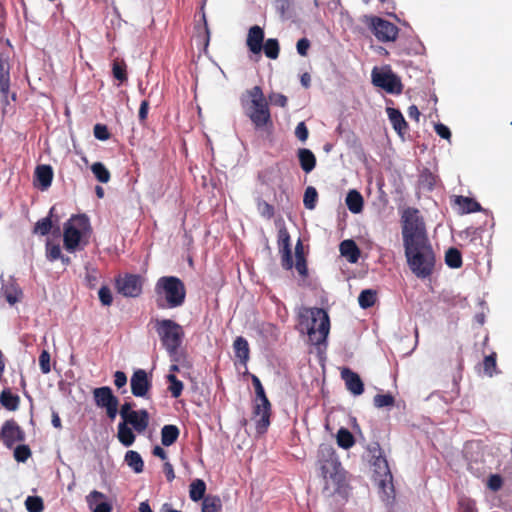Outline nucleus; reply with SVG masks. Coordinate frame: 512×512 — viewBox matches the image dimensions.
Returning <instances> with one entry per match:
<instances>
[{"instance_id":"obj_56","label":"nucleus","mask_w":512,"mask_h":512,"mask_svg":"<svg viewBox=\"0 0 512 512\" xmlns=\"http://www.w3.org/2000/svg\"><path fill=\"white\" fill-rule=\"evenodd\" d=\"M309 47H310V42L306 38L300 39L297 42V45H296L297 52L301 56H306L307 55V51H308Z\"/></svg>"},{"instance_id":"obj_21","label":"nucleus","mask_w":512,"mask_h":512,"mask_svg":"<svg viewBox=\"0 0 512 512\" xmlns=\"http://www.w3.org/2000/svg\"><path fill=\"white\" fill-rule=\"evenodd\" d=\"M2 293L10 305H14L19 302L22 297L21 289L14 283L12 279H8L7 282L3 280Z\"/></svg>"},{"instance_id":"obj_31","label":"nucleus","mask_w":512,"mask_h":512,"mask_svg":"<svg viewBox=\"0 0 512 512\" xmlns=\"http://www.w3.org/2000/svg\"><path fill=\"white\" fill-rule=\"evenodd\" d=\"M117 436L119 441L126 447L131 446L135 441L132 429L125 422L119 423Z\"/></svg>"},{"instance_id":"obj_45","label":"nucleus","mask_w":512,"mask_h":512,"mask_svg":"<svg viewBox=\"0 0 512 512\" xmlns=\"http://www.w3.org/2000/svg\"><path fill=\"white\" fill-rule=\"evenodd\" d=\"M484 372L487 376L492 377L496 373V355L495 353L488 355L483 361Z\"/></svg>"},{"instance_id":"obj_19","label":"nucleus","mask_w":512,"mask_h":512,"mask_svg":"<svg viewBox=\"0 0 512 512\" xmlns=\"http://www.w3.org/2000/svg\"><path fill=\"white\" fill-rule=\"evenodd\" d=\"M341 376L343 380L345 381L347 389L353 394V395H361L363 393V382L360 379L359 375L352 372L349 369H343L341 372Z\"/></svg>"},{"instance_id":"obj_20","label":"nucleus","mask_w":512,"mask_h":512,"mask_svg":"<svg viewBox=\"0 0 512 512\" xmlns=\"http://www.w3.org/2000/svg\"><path fill=\"white\" fill-rule=\"evenodd\" d=\"M123 422L132 425L138 433H142L148 426L149 416L146 410H138L134 413H130Z\"/></svg>"},{"instance_id":"obj_13","label":"nucleus","mask_w":512,"mask_h":512,"mask_svg":"<svg viewBox=\"0 0 512 512\" xmlns=\"http://www.w3.org/2000/svg\"><path fill=\"white\" fill-rule=\"evenodd\" d=\"M95 403L106 410L107 416L113 420L118 413V399L113 395L111 388L105 386L93 390Z\"/></svg>"},{"instance_id":"obj_61","label":"nucleus","mask_w":512,"mask_h":512,"mask_svg":"<svg viewBox=\"0 0 512 512\" xmlns=\"http://www.w3.org/2000/svg\"><path fill=\"white\" fill-rule=\"evenodd\" d=\"M501 485H502V480L499 476H497V475L490 476V478L488 480V487L491 490L497 491L498 489H500Z\"/></svg>"},{"instance_id":"obj_59","label":"nucleus","mask_w":512,"mask_h":512,"mask_svg":"<svg viewBox=\"0 0 512 512\" xmlns=\"http://www.w3.org/2000/svg\"><path fill=\"white\" fill-rule=\"evenodd\" d=\"M114 383L118 388H122L127 383V376L122 371H116L114 374Z\"/></svg>"},{"instance_id":"obj_47","label":"nucleus","mask_w":512,"mask_h":512,"mask_svg":"<svg viewBox=\"0 0 512 512\" xmlns=\"http://www.w3.org/2000/svg\"><path fill=\"white\" fill-rule=\"evenodd\" d=\"M374 405L377 408L393 406L394 397L390 394H378L374 397Z\"/></svg>"},{"instance_id":"obj_55","label":"nucleus","mask_w":512,"mask_h":512,"mask_svg":"<svg viewBox=\"0 0 512 512\" xmlns=\"http://www.w3.org/2000/svg\"><path fill=\"white\" fill-rule=\"evenodd\" d=\"M282 265L286 269H291L293 267V261H292V255L290 249H283L282 250Z\"/></svg>"},{"instance_id":"obj_8","label":"nucleus","mask_w":512,"mask_h":512,"mask_svg":"<svg viewBox=\"0 0 512 512\" xmlns=\"http://www.w3.org/2000/svg\"><path fill=\"white\" fill-rule=\"evenodd\" d=\"M89 222L85 216H75L64 225V246L68 252H75L86 244Z\"/></svg>"},{"instance_id":"obj_38","label":"nucleus","mask_w":512,"mask_h":512,"mask_svg":"<svg viewBox=\"0 0 512 512\" xmlns=\"http://www.w3.org/2000/svg\"><path fill=\"white\" fill-rule=\"evenodd\" d=\"M375 301L376 292L371 289L363 290L358 297V303L360 307L364 309L374 305Z\"/></svg>"},{"instance_id":"obj_14","label":"nucleus","mask_w":512,"mask_h":512,"mask_svg":"<svg viewBox=\"0 0 512 512\" xmlns=\"http://www.w3.org/2000/svg\"><path fill=\"white\" fill-rule=\"evenodd\" d=\"M118 292L125 297H138L142 292L143 279L138 275L128 274L116 281Z\"/></svg>"},{"instance_id":"obj_34","label":"nucleus","mask_w":512,"mask_h":512,"mask_svg":"<svg viewBox=\"0 0 512 512\" xmlns=\"http://www.w3.org/2000/svg\"><path fill=\"white\" fill-rule=\"evenodd\" d=\"M205 491H206L205 482L201 479H195L190 484L189 496L192 501L197 502L204 497Z\"/></svg>"},{"instance_id":"obj_51","label":"nucleus","mask_w":512,"mask_h":512,"mask_svg":"<svg viewBox=\"0 0 512 512\" xmlns=\"http://www.w3.org/2000/svg\"><path fill=\"white\" fill-rule=\"evenodd\" d=\"M98 295H99V299L103 305L108 306L112 303L113 297H112V293L109 288L101 287L98 292Z\"/></svg>"},{"instance_id":"obj_50","label":"nucleus","mask_w":512,"mask_h":512,"mask_svg":"<svg viewBox=\"0 0 512 512\" xmlns=\"http://www.w3.org/2000/svg\"><path fill=\"white\" fill-rule=\"evenodd\" d=\"M269 101L272 105L286 107L288 99L281 93L272 92L269 94Z\"/></svg>"},{"instance_id":"obj_52","label":"nucleus","mask_w":512,"mask_h":512,"mask_svg":"<svg viewBox=\"0 0 512 512\" xmlns=\"http://www.w3.org/2000/svg\"><path fill=\"white\" fill-rule=\"evenodd\" d=\"M295 135L301 142H305L307 140L309 133L304 122L298 123L295 129Z\"/></svg>"},{"instance_id":"obj_54","label":"nucleus","mask_w":512,"mask_h":512,"mask_svg":"<svg viewBox=\"0 0 512 512\" xmlns=\"http://www.w3.org/2000/svg\"><path fill=\"white\" fill-rule=\"evenodd\" d=\"M258 211L259 213L267 218H270L273 215V208L265 201L258 202Z\"/></svg>"},{"instance_id":"obj_53","label":"nucleus","mask_w":512,"mask_h":512,"mask_svg":"<svg viewBox=\"0 0 512 512\" xmlns=\"http://www.w3.org/2000/svg\"><path fill=\"white\" fill-rule=\"evenodd\" d=\"M94 136L99 140H107L109 138V132L106 126L101 124L95 125Z\"/></svg>"},{"instance_id":"obj_28","label":"nucleus","mask_w":512,"mask_h":512,"mask_svg":"<svg viewBox=\"0 0 512 512\" xmlns=\"http://www.w3.org/2000/svg\"><path fill=\"white\" fill-rule=\"evenodd\" d=\"M9 91V65L5 60L0 59V94L7 101Z\"/></svg>"},{"instance_id":"obj_30","label":"nucleus","mask_w":512,"mask_h":512,"mask_svg":"<svg viewBox=\"0 0 512 512\" xmlns=\"http://www.w3.org/2000/svg\"><path fill=\"white\" fill-rule=\"evenodd\" d=\"M46 258L49 261H56L60 259L63 264L67 265L70 262L68 257L62 255L61 248L58 244L47 241L46 243Z\"/></svg>"},{"instance_id":"obj_63","label":"nucleus","mask_w":512,"mask_h":512,"mask_svg":"<svg viewBox=\"0 0 512 512\" xmlns=\"http://www.w3.org/2000/svg\"><path fill=\"white\" fill-rule=\"evenodd\" d=\"M148 108H149V104L146 100L142 101L141 105H140V108H139V118L140 120H145L147 118V115H148Z\"/></svg>"},{"instance_id":"obj_22","label":"nucleus","mask_w":512,"mask_h":512,"mask_svg":"<svg viewBox=\"0 0 512 512\" xmlns=\"http://www.w3.org/2000/svg\"><path fill=\"white\" fill-rule=\"evenodd\" d=\"M36 180L42 190L50 187L53 179V170L49 165H40L35 170Z\"/></svg>"},{"instance_id":"obj_46","label":"nucleus","mask_w":512,"mask_h":512,"mask_svg":"<svg viewBox=\"0 0 512 512\" xmlns=\"http://www.w3.org/2000/svg\"><path fill=\"white\" fill-rule=\"evenodd\" d=\"M51 227H52L51 218L50 217H45V218H42L41 220H39L36 223V225L34 227V232L36 234L46 235L51 230Z\"/></svg>"},{"instance_id":"obj_15","label":"nucleus","mask_w":512,"mask_h":512,"mask_svg":"<svg viewBox=\"0 0 512 512\" xmlns=\"http://www.w3.org/2000/svg\"><path fill=\"white\" fill-rule=\"evenodd\" d=\"M85 501L91 512H112V502L107 495L98 490H92L86 495Z\"/></svg>"},{"instance_id":"obj_48","label":"nucleus","mask_w":512,"mask_h":512,"mask_svg":"<svg viewBox=\"0 0 512 512\" xmlns=\"http://www.w3.org/2000/svg\"><path fill=\"white\" fill-rule=\"evenodd\" d=\"M39 366L43 374L51 371V357L48 351L43 350L39 356Z\"/></svg>"},{"instance_id":"obj_42","label":"nucleus","mask_w":512,"mask_h":512,"mask_svg":"<svg viewBox=\"0 0 512 512\" xmlns=\"http://www.w3.org/2000/svg\"><path fill=\"white\" fill-rule=\"evenodd\" d=\"M25 507L29 512H42L43 500L38 496H28L25 500Z\"/></svg>"},{"instance_id":"obj_25","label":"nucleus","mask_w":512,"mask_h":512,"mask_svg":"<svg viewBox=\"0 0 512 512\" xmlns=\"http://www.w3.org/2000/svg\"><path fill=\"white\" fill-rule=\"evenodd\" d=\"M345 203L350 212L358 214L363 210V197L357 190H350L347 193Z\"/></svg>"},{"instance_id":"obj_62","label":"nucleus","mask_w":512,"mask_h":512,"mask_svg":"<svg viewBox=\"0 0 512 512\" xmlns=\"http://www.w3.org/2000/svg\"><path fill=\"white\" fill-rule=\"evenodd\" d=\"M135 411L132 410V405L130 403H124L120 409V416L124 419L130 415V413H134Z\"/></svg>"},{"instance_id":"obj_7","label":"nucleus","mask_w":512,"mask_h":512,"mask_svg":"<svg viewBox=\"0 0 512 512\" xmlns=\"http://www.w3.org/2000/svg\"><path fill=\"white\" fill-rule=\"evenodd\" d=\"M373 480L379 492L388 500L393 493L392 475L380 447L376 444L370 448Z\"/></svg>"},{"instance_id":"obj_58","label":"nucleus","mask_w":512,"mask_h":512,"mask_svg":"<svg viewBox=\"0 0 512 512\" xmlns=\"http://www.w3.org/2000/svg\"><path fill=\"white\" fill-rule=\"evenodd\" d=\"M113 75L116 79L120 81H124L126 79V73L124 67H122L119 63L115 62L113 64Z\"/></svg>"},{"instance_id":"obj_33","label":"nucleus","mask_w":512,"mask_h":512,"mask_svg":"<svg viewBox=\"0 0 512 512\" xmlns=\"http://www.w3.org/2000/svg\"><path fill=\"white\" fill-rule=\"evenodd\" d=\"M455 203L458 205L461 213H471L480 210V205L467 197L458 196L455 199Z\"/></svg>"},{"instance_id":"obj_49","label":"nucleus","mask_w":512,"mask_h":512,"mask_svg":"<svg viewBox=\"0 0 512 512\" xmlns=\"http://www.w3.org/2000/svg\"><path fill=\"white\" fill-rule=\"evenodd\" d=\"M31 455L27 445H19L14 450V457L18 462H25Z\"/></svg>"},{"instance_id":"obj_29","label":"nucleus","mask_w":512,"mask_h":512,"mask_svg":"<svg viewBox=\"0 0 512 512\" xmlns=\"http://www.w3.org/2000/svg\"><path fill=\"white\" fill-rule=\"evenodd\" d=\"M126 464L135 472L141 473L143 471L144 462L141 455L133 450H129L125 454Z\"/></svg>"},{"instance_id":"obj_4","label":"nucleus","mask_w":512,"mask_h":512,"mask_svg":"<svg viewBox=\"0 0 512 512\" xmlns=\"http://www.w3.org/2000/svg\"><path fill=\"white\" fill-rule=\"evenodd\" d=\"M242 104L246 115L257 128L264 127L270 121L268 103L259 86H254L243 94Z\"/></svg>"},{"instance_id":"obj_1","label":"nucleus","mask_w":512,"mask_h":512,"mask_svg":"<svg viewBox=\"0 0 512 512\" xmlns=\"http://www.w3.org/2000/svg\"><path fill=\"white\" fill-rule=\"evenodd\" d=\"M320 463L324 480V494L328 497L336 495L344 497L347 488L346 478L338 457L332 447L321 446Z\"/></svg>"},{"instance_id":"obj_9","label":"nucleus","mask_w":512,"mask_h":512,"mask_svg":"<svg viewBox=\"0 0 512 512\" xmlns=\"http://www.w3.org/2000/svg\"><path fill=\"white\" fill-rule=\"evenodd\" d=\"M252 382L256 394L253 405L252 421L255 424L257 433L263 434L270 425L271 405L265 395L260 379L257 376L252 375Z\"/></svg>"},{"instance_id":"obj_12","label":"nucleus","mask_w":512,"mask_h":512,"mask_svg":"<svg viewBox=\"0 0 512 512\" xmlns=\"http://www.w3.org/2000/svg\"><path fill=\"white\" fill-rule=\"evenodd\" d=\"M372 83L390 94H399L402 85L399 78L388 68H374L371 73Z\"/></svg>"},{"instance_id":"obj_37","label":"nucleus","mask_w":512,"mask_h":512,"mask_svg":"<svg viewBox=\"0 0 512 512\" xmlns=\"http://www.w3.org/2000/svg\"><path fill=\"white\" fill-rule=\"evenodd\" d=\"M91 170L99 182L107 183L110 180V172L102 163H93Z\"/></svg>"},{"instance_id":"obj_6","label":"nucleus","mask_w":512,"mask_h":512,"mask_svg":"<svg viewBox=\"0 0 512 512\" xmlns=\"http://www.w3.org/2000/svg\"><path fill=\"white\" fill-rule=\"evenodd\" d=\"M156 331L173 362H180L182 353L179 350L184 335L182 327L169 319L157 320Z\"/></svg>"},{"instance_id":"obj_2","label":"nucleus","mask_w":512,"mask_h":512,"mask_svg":"<svg viewBox=\"0 0 512 512\" xmlns=\"http://www.w3.org/2000/svg\"><path fill=\"white\" fill-rule=\"evenodd\" d=\"M299 326L306 331L309 342L313 345L323 344L330 331L328 314L321 308H301L299 310Z\"/></svg>"},{"instance_id":"obj_40","label":"nucleus","mask_w":512,"mask_h":512,"mask_svg":"<svg viewBox=\"0 0 512 512\" xmlns=\"http://www.w3.org/2000/svg\"><path fill=\"white\" fill-rule=\"evenodd\" d=\"M446 264L451 268H459L462 265L461 254L457 249L450 248L445 256Z\"/></svg>"},{"instance_id":"obj_26","label":"nucleus","mask_w":512,"mask_h":512,"mask_svg":"<svg viewBox=\"0 0 512 512\" xmlns=\"http://www.w3.org/2000/svg\"><path fill=\"white\" fill-rule=\"evenodd\" d=\"M233 348L236 357L245 365L249 359V345L246 339L237 337L234 341Z\"/></svg>"},{"instance_id":"obj_39","label":"nucleus","mask_w":512,"mask_h":512,"mask_svg":"<svg viewBox=\"0 0 512 512\" xmlns=\"http://www.w3.org/2000/svg\"><path fill=\"white\" fill-rule=\"evenodd\" d=\"M265 55L270 59H277L279 56V44L274 38L266 40L265 44L262 45Z\"/></svg>"},{"instance_id":"obj_16","label":"nucleus","mask_w":512,"mask_h":512,"mask_svg":"<svg viewBox=\"0 0 512 512\" xmlns=\"http://www.w3.org/2000/svg\"><path fill=\"white\" fill-rule=\"evenodd\" d=\"M130 385L134 396L146 397L151 387L147 372L142 369L136 370L130 379Z\"/></svg>"},{"instance_id":"obj_60","label":"nucleus","mask_w":512,"mask_h":512,"mask_svg":"<svg viewBox=\"0 0 512 512\" xmlns=\"http://www.w3.org/2000/svg\"><path fill=\"white\" fill-rule=\"evenodd\" d=\"M289 234L286 230H280L279 231V244L283 249H290L289 248Z\"/></svg>"},{"instance_id":"obj_23","label":"nucleus","mask_w":512,"mask_h":512,"mask_svg":"<svg viewBox=\"0 0 512 512\" xmlns=\"http://www.w3.org/2000/svg\"><path fill=\"white\" fill-rule=\"evenodd\" d=\"M386 112L394 130L399 135H402L407 127L406 121L402 113L399 110L392 107L386 108Z\"/></svg>"},{"instance_id":"obj_32","label":"nucleus","mask_w":512,"mask_h":512,"mask_svg":"<svg viewBox=\"0 0 512 512\" xmlns=\"http://www.w3.org/2000/svg\"><path fill=\"white\" fill-rule=\"evenodd\" d=\"M179 430L174 425H165L161 430V441L165 446L172 445L178 438Z\"/></svg>"},{"instance_id":"obj_57","label":"nucleus","mask_w":512,"mask_h":512,"mask_svg":"<svg viewBox=\"0 0 512 512\" xmlns=\"http://www.w3.org/2000/svg\"><path fill=\"white\" fill-rule=\"evenodd\" d=\"M435 131L441 138L448 140L451 137V132H450L449 128L447 126H445L444 124H441V123L436 124Z\"/></svg>"},{"instance_id":"obj_35","label":"nucleus","mask_w":512,"mask_h":512,"mask_svg":"<svg viewBox=\"0 0 512 512\" xmlns=\"http://www.w3.org/2000/svg\"><path fill=\"white\" fill-rule=\"evenodd\" d=\"M0 403L6 409L15 411L19 405V397L11 393L10 390H3L0 395Z\"/></svg>"},{"instance_id":"obj_24","label":"nucleus","mask_w":512,"mask_h":512,"mask_svg":"<svg viewBox=\"0 0 512 512\" xmlns=\"http://www.w3.org/2000/svg\"><path fill=\"white\" fill-rule=\"evenodd\" d=\"M340 252L350 263H356L360 256V250L353 240H344L340 244Z\"/></svg>"},{"instance_id":"obj_18","label":"nucleus","mask_w":512,"mask_h":512,"mask_svg":"<svg viewBox=\"0 0 512 512\" xmlns=\"http://www.w3.org/2000/svg\"><path fill=\"white\" fill-rule=\"evenodd\" d=\"M263 40V29L257 25L252 26L249 29L246 44L253 54H259L262 51Z\"/></svg>"},{"instance_id":"obj_5","label":"nucleus","mask_w":512,"mask_h":512,"mask_svg":"<svg viewBox=\"0 0 512 512\" xmlns=\"http://www.w3.org/2000/svg\"><path fill=\"white\" fill-rule=\"evenodd\" d=\"M155 294L159 306L175 308L183 304L185 288L177 277L164 276L158 279L155 285Z\"/></svg>"},{"instance_id":"obj_36","label":"nucleus","mask_w":512,"mask_h":512,"mask_svg":"<svg viewBox=\"0 0 512 512\" xmlns=\"http://www.w3.org/2000/svg\"><path fill=\"white\" fill-rule=\"evenodd\" d=\"M336 439L337 444L343 449H349L354 445V437L346 428L339 429Z\"/></svg>"},{"instance_id":"obj_11","label":"nucleus","mask_w":512,"mask_h":512,"mask_svg":"<svg viewBox=\"0 0 512 512\" xmlns=\"http://www.w3.org/2000/svg\"><path fill=\"white\" fill-rule=\"evenodd\" d=\"M364 22L381 42H390L397 38L398 28L387 20L375 16H365Z\"/></svg>"},{"instance_id":"obj_3","label":"nucleus","mask_w":512,"mask_h":512,"mask_svg":"<svg viewBox=\"0 0 512 512\" xmlns=\"http://www.w3.org/2000/svg\"><path fill=\"white\" fill-rule=\"evenodd\" d=\"M405 255L412 272L419 278L428 277L434 268L435 257L428 242L406 244Z\"/></svg>"},{"instance_id":"obj_41","label":"nucleus","mask_w":512,"mask_h":512,"mask_svg":"<svg viewBox=\"0 0 512 512\" xmlns=\"http://www.w3.org/2000/svg\"><path fill=\"white\" fill-rule=\"evenodd\" d=\"M221 507V500L218 497L209 496L203 500L202 512H219Z\"/></svg>"},{"instance_id":"obj_64","label":"nucleus","mask_w":512,"mask_h":512,"mask_svg":"<svg viewBox=\"0 0 512 512\" xmlns=\"http://www.w3.org/2000/svg\"><path fill=\"white\" fill-rule=\"evenodd\" d=\"M295 267L299 274L305 275L306 274V264L304 258L296 259Z\"/></svg>"},{"instance_id":"obj_27","label":"nucleus","mask_w":512,"mask_h":512,"mask_svg":"<svg viewBox=\"0 0 512 512\" xmlns=\"http://www.w3.org/2000/svg\"><path fill=\"white\" fill-rule=\"evenodd\" d=\"M298 157L300 161L301 168L306 172H311L316 164V158L314 154L309 149H300L298 151Z\"/></svg>"},{"instance_id":"obj_43","label":"nucleus","mask_w":512,"mask_h":512,"mask_svg":"<svg viewBox=\"0 0 512 512\" xmlns=\"http://www.w3.org/2000/svg\"><path fill=\"white\" fill-rule=\"evenodd\" d=\"M317 197H318V194H317L316 189L311 186L307 187L305 190L304 199H303L305 207L310 210L314 209V207L316 205Z\"/></svg>"},{"instance_id":"obj_10","label":"nucleus","mask_w":512,"mask_h":512,"mask_svg":"<svg viewBox=\"0 0 512 512\" xmlns=\"http://www.w3.org/2000/svg\"><path fill=\"white\" fill-rule=\"evenodd\" d=\"M402 222L404 245L428 242L424 223L419 217V211L417 209H405L402 214Z\"/></svg>"},{"instance_id":"obj_44","label":"nucleus","mask_w":512,"mask_h":512,"mask_svg":"<svg viewBox=\"0 0 512 512\" xmlns=\"http://www.w3.org/2000/svg\"><path fill=\"white\" fill-rule=\"evenodd\" d=\"M167 379L170 382L169 390L172 396L175 398L179 397L183 390L182 382L177 380L176 376L173 373L168 374Z\"/></svg>"},{"instance_id":"obj_17","label":"nucleus","mask_w":512,"mask_h":512,"mask_svg":"<svg viewBox=\"0 0 512 512\" xmlns=\"http://www.w3.org/2000/svg\"><path fill=\"white\" fill-rule=\"evenodd\" d=\"M1 437L4 444L11 448L24 440V433L14 421H6L1 429Z\"/></svg>"}]
</instances>
